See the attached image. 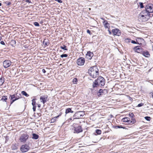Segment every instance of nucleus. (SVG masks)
<instances>
[{"mask_svg": "<svg viewBox=\"0 0 153 153\" xmlns=\"http://www.w3.org/2000/svg\"><path fill=\"white\" fill-rule=\"evenodd\" d=\"M103 23L105 28H109L110 27V24L106 20H104V21L103 22Z\"/></svg>", "mask_w": 153, "mask_h": 153, "instance_id": "obj_16", "label": "nucleus"}, {"mask_svg": "<svg viewBox=\"0 0 153 153\" xmlns=\"http://www.w3.org/2000/svg\"><path fill=\"white\" fill-rule=\"evenodd\" d=\"M152 97L153 98V95H152Z\"/></svg>", "mask_w": 153, "mask_h": 153, "instance_id": "obj_56", "label": "nucleus"}, {"mask_svg": "<svg viewBox=\"0 0 153 153\" xmlns=\"http://www.w3.org/2000/svg\"><path fill=\"white\" fill-rule=\"evenodd\" d=\"M26 2L29 3L31 2V1L29 0H26Z\"/></svg>", "mask_w": 153, "mask_h": 153, "instance_id": "obj_47", "label": "nucleus"}, {"mask_svg": "<svg viewBox=\"0 0 153 153\" xmlns=\"http://www.w3.org/2000/svg\"><path fill=\"white\" fill-rule=\"evenodd\" d=\"M11 4V3L10 2H9L7 3V4L8 5H10V4Z\"/></svg>", "mask_w": 153, "mask_h": 153, "instance_id": "obj_48", "label": "nucleus"}, {"mask_svg": "<svg viewBox=\"0 0 153 153\" xmlns=\"http://www.w3.org/2000/svg\"><path fill=\"white\" fill-rule=\"evenodd\" d=\"M4 82V80L3 78L1 77L0 78V85H2Z\"/></svg>", "mask_w": 153, "mask_h": 153, "instance_id": "obj_23", "label": "nucleus"}, {"mask_svg": "<svg viewBox=\"0 0 153 153\" xmlns=\"http://www.w3.org/2000/svg\"><path fill=\"white\" fill-rule=\"evenodd\" d=\"M16 100H17V98L15 99H10L11 104H12V103H13L14 101H16Z\"/></svg>", "mask_w": 153, "mask_h": 153, "instance_id": "obj_34", "label": "nucleus"}, {"mask_svg": "<svg viewBox=\"0 0 153 153\" xmlns=\"http://www.w3.org/2000/svg\"><path fill=\"white\" fill-rule=\"evenodd\" d=\"M85 62V59L83 57H81L77 59V63L78 65L81 66L84 64Z\"/></svg>", "mask_w": 153, "mask_h": 153, "instance_id": "obj_9", "label": "nucleus"}, {"mask_svg": "<svg viewBox=\"0 0 153 153\" xmlns=\"http://www.w3.org/2000/svg\"><path fill=\"white\" fill-rule=\"evenodd\" d=\"M1 39H2L1 37L0 36V41L1 40Z\"/></svg>", "mask_w": 153, "mask_h": 153, "instance_id": "obj_53", "label": "nucleus"}, {"mask_svg": "<svg viewBox=\"0 0 153 153\" xmlns=\"http://www.w3.org/2000/svg\"><path fill=\"white\" fill-rule=\"evenodd\" d=\"M68 56V55L67 54H62L61 55L60 57L62 58L64 57H67Z\"/></svg>", "mask_w": 153, "mask_h": 153, "instance_id": "obj_36", "label": "nucleus"}, {"mask_svg": "<svg viewBox=\"0 0 153 153\" xmlns=\"http://www.w3.org/2000/svg\"><path fill=\"white\" fill-rule=\"evenodd\" d=\"M139 5L141 8H143V5L142 3H140Z\"/></svg>", "mask_w": 153, "mask_h": 153, "instance_id": "obj_39", "label": "nucleus"}, {"mask_svg": "<svg viewBox=\"0 0 153 153\" xmlns=\"http://www.w3.org/2000/svg\"><path fill=\"white\" fill-rule=\"evenodd\" d=\"M105 84V80L102 77L100 76L97 79L95 80L93 83V87L95 88L98 86H103Z\"/></svg>", "mask_w": 153, "mask_h": 153, "instance_id": "obj_2", "label": "nucleus"}, {"mask_svg": "<svg viewBox=\"0 0 153 153\" xmlns=\"http://www.w3.org/2000/svg\"><path fill=\"white\" fill-rule=\"evenodd\" d=\"M1 3H0V6H1Z\"/></svg>", "mask_w": 153, "mask_h": 153, "instance_id": "obj_54", "label": "nucleus"}, {"mask_svg": "<svg viewBox=\"0 0 153 153\" xmlns=\"http://www.w3.org/2000/svg\"><path fill=\"white\" fill-rule=\"evenodd\" d=\"M144 11L147 12L149 14L150 13H153V5L152 4H149L147 5L146 7V10Z\"/></svg>", "mask_w": 153, "mask_h": 153, "instance_id": "obj_6", "label": "nucleus"}, {"mask_svg": "<svg viewBox=\"0 0 153 153\" xmlns=\"http://www.w3.org/2000/svg\"><path fill=\"white\" fill-rule=\"evenodd\" d=\"M16 100H17V98L15 99H10L11 104H12V103H13L14 101H16Z\"/></svg>", "mask_w": 153, "mask_h": 153, "instance_id": "obj_33", "label": "nucleus"}, {"mask_svg": "<svg viewBox=\"0 0 153 153\" xmlns=\"http://www.w3.org/2000/svg\"><path fill=\"white\" fill-rule=\"evenodd\" d=\"M134 51L137 53H142L143 51V49L140 46H137L134 47Z\"/></svg>", "mask_w": 153, "mask_h": 153, "instance_id": "obj_10", "label": "nucleus"}, {"mask_svg": "<svg viewBox=\"0 0 153 153\" xmlns=\"http://www.w3.org/2000/svg\"><path fill=\"white\" fill-rule=\"evenodd\" d=\"M108 31L109 32V33L110 34H111V31L109 30H108Z\"/></svg>", "mask_w": 153, "mask_h": 153, "instance_id": "obj_49", "label": "nucleus"}, {"mask_svg": "<svg viewBox=\"0 0 153 153\" xmlns=\"http://www.w3.org/2000/svg\"><path fill=\"white\" fill-rule=\"evenodd\" d=\"M29 136L27 134H23L21 135L19 138L20 142L25 143L29 138Z\"/></svg>", "mask_w": 153, "mask_h": 153, "instance_id": "obj_5", "label": "nucleus"}, {"mask_svg": "<svg viewBox=\"0 0 153 153\" xmlns=\"http://www.w3.org/2000/svg\"><path fill=\"white\" fill-rule=\"evenodd\" d=\"M22 94L23 95L25 96L26 97H28L29 96V95L28 94H27L25 91H22Z\"/></svg>", "mask_w": 153, "mask_h": 153, "instance_id": "obj_27", "label": "nucleus"}, {"mask_svg": "<svg viewBox=\"0 0 153 153\" xmlns=\"http://www.w3.org/2000/svg\"><path fill=\"white\" fill-rule=\"evenodd\" d=\"M131 120H130V119L129 118L126 117L122 119L121 121L124 122H127L128 124L131 125L133 124L136 123V121L135 119H133Z\"/></svg>", "mask_w": 153, "mask_h": 153, "instance_id": "obj_4", "label": "nucleus"}, {"mask_svg": "<svg viewBox=\"0 0 153 153\" xmlns=\"http://www.w3.org/2000/svg\"><path fill=\"white\" fill-rule=\"evenodd\" d=\"M0 43H1V44H2V45H5V43H4V42L3 41H1Z\"/></svg>", "mask_w": 153, "mask_h": 153, "instance_id": "obj_44", "label": "nucleus"}, {"mask_svg": "<svg viewBox=\"0 0 153 153\" xmlns=\"http://www.w3.org/2000/svg\"><path fill=\"white\" fill-rule=\"evenodd\" d=\"M101 19L103 20H104H104H105L104 18H101Z\"/></svg>", "mask_w": 153, "mask_h": 153, "instance_id": "obj_50", "label": "nucleus"}, {"mask_svg": "<svg viewBox=\"0 0 153 153\" xmlns=\"http://www.w3.org/2000/svg\"><path fill=\"white\" fill-rule=\"evenodd\" d=\"M55 1H58L59 3H62V0H55Z\"/></svg>", "mask_w": 153, "mask_h": 153, "instance_id": "obj_42", "label": "nucleus"}, {"mask_svg": "<svg viewBox=\"0 0 153 153\" xmlns=\"http://www.w3.org/2000/svg\"><path fill=\"white\" fill-rule=\"evenodd\" d=\"M143 55L146 57H149L150 56V55L149 53L147 51H144L142 52Z\"/></svg>", "mask_w": 153, "mask_h": 153, "instance_id": "obj_18", "label": "nucleus"}, {"mask_svg": "<svg viewBox=\"0 0 153 153\" xmlns=\"http://www.w3.org/2000/svg\"><path fill=\"white\" fill-rule=\"evenodd\" d=\"M131 42L132 43H133V44H136V42L134 40H132Z\"/></svg>", "mask_w": 153, "mask_h": 153, "instance_id": "obj_45", "label": "nucleus"}, {"mask_svg": "<svg viewBox=\"0 0 153 153\" xmlns=\"http://www.w3.org/2000/svg\"><path fill=\"white\" fill-rule=\"evenodd\" d=\"M82 131L83 130L81 126L80 125H78L75 127L74 133H78L82 132Z\"/></svg>", "mask_w": 153, "mask_h": 153, "instance_id": "obj_13", "label": "nucleus"}, {"mask_svg": "<svg viewBox=\"0 0 153 153\" xmlns=\"http://www.w3.org/2000/svg\"><path fill=\"white\" fill-rule=\"evenodd\" d=\"M99 70L96 66L90 68L88 70V73L93 78L97 77L99 74Z\"/></svg>", "mask_w": 153, "mask_h": 153, "instance_id": "obj_3", "label": "nucleus"}, {"mask_svg": "<svg viewBox=\"0 0 153 153\" xmlns=\"http://www.w3.org/2000/svg\"><path fill=\"white\" fill-rule=\"evenodd\" d=\"M40 100L41 102H42L43 104H44L48 101V97L46 95L41 96L40 98Z\"/></svg>", "mask_w": 153, "mask_h": 153, "instance_id": "obj_11", "label": "nucleus"}, {"mask_svg": "<svg viewBox=\"0 0 153 153\" xmlns=\"http://www.w3.org/2000/svg\"><path fill=\"white\" fill-rule=\"evenodd\" d=\"M93 55L94 54L93 53L90 51L88 52L86 55V57L88 59L91 60Z\"/></svg>", "mask_w": 153, "mask_h": 153, "instance_id": "obj_15", "label": "nucleus"}, {"mask_svg": "<svg viewBox=\"0 0 153 153\" xmlns=\"http://www.w3.org/2000/svg\"><path fill=\"white\" fill-rule=\"evenodd\" d=\"M96 133L98 134H100L101 133V131L100 130L97 129L96 130Z\"/></svg>", "mask_w": 153, "mask_h": 153, "instance_id": "obj_29", "label": "nucleus"}, {"mask_svg": "<svg viewBox=\"0 0 153 153\" xmlns=\"http://www.w3.org/2000/svg\"><path fill=\"white\" fill-rule=\"evenodd\" d=\"M34 24L36 26H39V24L36 22H34Z\"/></svg>", "mask_w": 153, "mask_h": 153, "instance_id": "obj_38", "label": "nucleus"}, {"mask_svg": "<svg viewBox=\"0 0 153 153\" xmlns=\"http://www.w3.org/2000/svg\"><path fill=\"white\" fill-rule=\"evenodd\" d=\"M87 33L89 34H91V31L89 30H87Z\"/></svg>", "mask_w": 153, "mask_h": 153, "instance_id": "obj_43", "label": "nucleus"}, {"mask_svg": "<svg viewBox=\"0 0 153 153\" xmlns=\"http://www.w3.org/2000/svg\"><path fill=\"white\" fill-rule=\"evenodd\" d=\"M16 97V99L17 98V100H18L21 98V95L20 94H15Z\"/></svg>", "mask_w": 153, "mask_h": 153, "instance_id": "obj_24", "label": "nucleus"}, {"mask_svg": "<svg viewBox=\"0 0 153 153\" xmlns=\"http://www.w3.org/2000/svg\"><path fill=\"white\" fill-rule=\"evenodd\" d=\"M35 99H33L32 100V105H35L36 102Z\"/></svg>", "mask_w": 153, "mask_h": 153, "instance_id": "obj_32", "label": "nucleus"}, {"mask_svg": "<svg viewBox=\"0 0 153 153\" xmlns=\"http://www.w3.org/2000/svg\"><path fill=\"white\" fill-rule=\"evenodd\" d=\"M108 91L107 90L104 89V90H102V89H100L98 93H97V94L98 96H100L101 94H102L103 93H107Z\"/></svg>", "mask_w": 153, "mask_h": 153, "instance_id": "obj_17", "label": "nucleus"}, {"mask_svg": "<svg viewBox=\"0 0 153 153\" xmlns=\"http://www.w3.org/2000/svg\"><path fill=\"white\" fill-rule=\"evenodd\" d=\"M32 138L36 140L38 139L39 137V135L34 133L32 134Z\"/></svg>", "mask_w": 153, "mask_h": 153, "instance_id": "obj_22", "label": "nucleus"}, {"mask_svg": "<svg viewBox=\"0 0 153 153\" xmlns=\"http://www.w3.org/2000/svg\"><path fill=\"white\" fill-rule=\"evenodd\" d=\"M65 122H64L63 123V124H62V125H63V124H64L65 123Z\"/></svg>", "mask_w": 153, "mask_h": 153, "instance_id": "obj_55", "label": "nucleus"}, {"mask_svg": "<svg viewBox=\"0 0 153 153\" xmlns=\"http://www.w3.org/2000/svg\"><path fill=\"white\" fill-rule=\"evenodd\" d=\"M7 100V97L6 96H2L1 100L3 102H6Z\"/></svg>", "mask_w": 153, "mask_h": 153, "instance_id": "obj_21", "label": "nucleus"}, {"mask_svg": "<svg viewBox=\"0 0 153 153\" xmlns=\"http://www.w3.org/2000/svg\"><path fill=\"white\" fill-rule=\"evenodd\" d=\"M112 32L113 35L119 36L121 34L120 31L118 29H113Z\"/></svg>", "mask_w": 153, "mask_h": 153, "instance_id": "obj_14", "label": "nucleus"}, {"mask_svg": "<svg viewBox=\"0 0 153 153\" xmlns=\"http://www.w3.org/2000/svg\"><path fill=\"white\" fill-rule=\"evenodd\" d=\"M83 116V114L82 112H78L74 114V117H75V119H79L81 118Z\"/></svg>", "mask_w": 153, "mask_h": 153, "instance_id": "obj_12", "label": "nucleus"}, {"mask_svg": "<svg viewBox=\"0 0 153 153\" xmlns=\"http://www.w3.org/2000/svg\"><path fill=\"white\" fill-rule=\"evenodd\" d=\"M61 115L60 114V115H59L55 117H54L51 120V123H54L55 122L56 120V119L59 118V116Z\"/></svg>", "mask_w": 153, "mask_h": 153, "instance_id": "obj_19", "label": "nucleus"}, {"mask_svg": "<svg viewBox=\"0 0 153 153\" xmlns=\"http://www.w3.org/2000/svg\"><path fill=\"white\" fill-rule=\"evenodd\" d=\"M11 64L12 62L9 60H5L3 62V65L5 68H7L9 67Z\"/></svg>", "mask_w": 153, "mask_h": 153, "instance_id": "obj_8", "label": "nucleus"}, {"mask_svg": "<svg viewBox=\"0 0 153 153\" xmlns=\"http://www.w3.org/2000/svg\"><path fill=\"white\" fill-rule=\"evenodd\" d=\"M40 106H41V105L40 104H39L38 105V107L39 108L40 107Z\"/></svg>", "mask_w": 153, "mask_h": 153, "instance_id": "obj_51", "label": "nucleus"}, {"mask_svg": "<svg viewBox=\"0 0 153 153\" xmlns=\"http://www.w3.org/2000/svg\"><path fill=\"white\" fill-rule=\"evenodd\" d=\"M9 98H10V99H16V97L15 94L13 95H10Z\"/></svg>", "mask_w": 153, "mask_h": 153, "instance_id": "obj_26", "label": "nucleus"}, {"mask_svg": "<svg viewBox=\"0 0 153 153\" xmlns=\"http://www.w3.org/2000/svg\"><path fill=\"white\" fill-rule=\"evenodd\" d=\"M70 112L73 113L74 112V111H72L71 108H68L65 110V113L66 114Z\"/></svg>", "mask_w": 153, "mask_h": 153, "instance_id": "obj_20", "label": "nucleus"}, {"mask_svg": "<svg viewBox=\"0 0 153 153\" xmlns=\"http://www.w3.org/2000/svg\"><path fill=\"white\" fill-rule=\"evenodd\" d=\"M60 48L61 49L65 50H68V49L66 48V46L65 45H64L63 46H61L60 47Z\"/></svg>", "mask_w": 153, "mask_h": 153, "instance_id": "obj_28", "label": "nucleus"}, {"mask_svg": "<svg viewBox=\"0 0 153 153\" xmlns=\"http://www.w3.org/2000/svg\"><path fill=\"white\" fill-rule=\"evenodd\" d=\"M143 103H140L139 104H138V105H137V106L138 107H141L142 106H143Z\"/></svg>", "mask_w": 153, "mask_h": 153, "instance_id": "obj_40", "label": "nucleus"}, {"mask_svg": "<svg viewBox=\"0 0 153 153\" xmlns=\"http://www.w3.org/2000/svg\"><path fill=\"white\" fill-rule=\"evenodd\" d=\"M145 119L147 121H150L151 120V117H145Z\"/></svg>", "mask_w": 153, "mask_h": 153, "instance_id": "obj_35", "label": "nucleus"}, {"mask_svg": "<svg viewBox=\"0 0 153 153\" xmlns=\"http://www.w3.org/2000/svg\"><path fill=\"white\" fill-rule=\"evenodd\" d=\"M117 127L118 128H122V127H120V126H117Z\"/></svg>", "mask_w": 153, "mask_h": 153, "instance_id": "obj_52", "label": "nucleus"}, {"mask_svg": "<svg viewBox=\"0 0 153 153\" xmlns=\"http://www.w3.org/2000/svg\"><path fill=\"white\" fill-rule=\"evenodd\" d=\"M150 14L146 11H143L138 15V19L140 22H145L147 21Z\"/></svg>", "mask_w": 153, "mask_h": 153, "instance_id": "obj_1", "label": "nucleus"}, {"mask_svg": "<svg viewBox=\"0 0 153 153\" xmlns=\"http://www.w3.org/2000/svg\"><path fill=\"white\" fill-rule=\"evenodd\" d=\"M29 149V147L28 145L25 144L22 145L20 148L21 151L22 152H27Z\"/></svg>", "mask_w": 153, "mask_h": 153, "instance_id": "obj_7", "label": "nucleus"}, {"mask_svg": "<svg viewBox=\"0 0 153 153\" xmlns=\"http://www.w3.org/2000/svg\"><path fill=\"white\" fill-rule=\"evenodd\" d=\"M43 43L45 46H47L49 45V42L48 41H45V40H44Z\"/></svg>", "mask_w": 153, "mask_h": 153, "instance_id": "obj_25", "label": "nucleus"}, {"mask_svg": "<svg viewBox=\"0 0 153 153\" xmlns=\"http://www.w3.org/2000/svg\"><path fill=\"white\" fill-rule=\"evenodd\" d=\"M77 81V79L76 78H74L73 80V82L74 84H76Z\"/></svg>", "mask_w": 153, "mask_h": 153, "instance_id": "obj_30", "label": "nucleus"}, {"mask_svg": "<svg viewBox=\"0 0 153 153\" xmlns=\"http://www.w3.org/2000/svg\"><path fill=\"white\" fill-rule=\"evenodd\" d=\"M36 105H33V111H36Z\"/></svg>", "mask_w": 153, "mask_h": 153, "instance_id": "obj_41", "label": "nucleus"}, {"mask_svg": "<svg viewBox=\"0 0 153 153\" xmlns=\"http://www.w3.org/2000/svg\"><path fill=\"white\" fill-rule=\"evenodd\" d=\"M11 148L13 150H15L17 149V147L15 145H13L12 146Z\"/></svg>", "mask_w": 153, "mask_h": 153, "instance_id": "obj_31", "label": "nucleus"}, {"mask_svg": "<svg viewBox=\"0 0 153 153\" xmlns=\"http://www.w3.org/2000/svg\"><path fill=\"white\" fill-rule=\"evenodd\" d=\"M129 116L130 117H131L132 118H133L134 116V114L133 113H130L129 114Z\"/></svg>", "mask_w": 153, "mask_h": 153, "instance_id": "obj_37", "label": "nucleus"}, {"mask_svg": "<svg viewBox=\"0 0 153 153\" xmlns=\"http://www.w3.org/2000/svg\"><path fill=\"white\" fill-rule=\"evenodd\" d=\"M42 72H43V73H45L46 72V71L45 70V69H43L42 70Z\"/></svg>", "mask_w": 153, "mask_h": 153, "instance_id": "obj_46", "label": "nucleus"}]
</instances>
